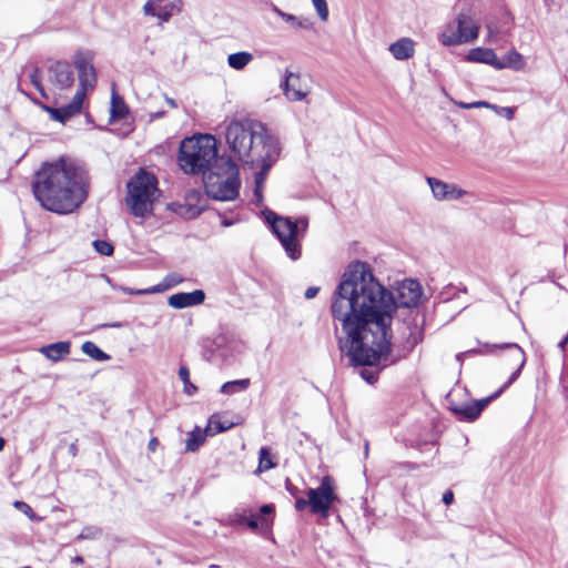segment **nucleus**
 <instances>
[{"label":"nucleus","instance_id":"obj_47","mask_svg":"<svg viewBox=\"0 0 568 568\" xmlns=\"http://www.w3.org/2000/svg\"><path fill=\"white\" fill-rule=\"evenodd\" d=\"M475 353H480L479 351H476V349H469V351H466V352H463V353H459L456 355V359L462 363L463 361V357L468 355V354H475Z\"/></svg>","mask_w":568,"mask_h":568},{"label":"nucleus","instance_id":"obj_18","mask_svg":"<svg viewBox=\"0 0 568 568\" xmlns=\"http://www.w3.org/2000/svg\"><path fill=\"white\" fill-rule=\"evenodd\" d=\"M466 59H467V61H470V62H479V63L489 64L496 69L498 57L496 55V53L493 49L475 48L468 52Z\"/></svg>","mask_w":568,"mask_h":568},{"label":"nucleus","instance_id":"obj_39","mask_svg":"<svg viewBox=\"0 0 568 568\" xmlns=\"http://www.w3.org/2000/svg\"><path fill=\"white\" fill-rule=\"evenodd\" d=\"M459 106L465 110L477 109V108L491 109L493 103H489L487 101H476V102H471V103L462 102V103H459Z\"/></svg>","mask_w":568,"mask_h":568},{"label":"nucleus","instance_id":"obj_44","mask_svg":"<svg viewBox=\"0 0 568 568\" xmlns=\"http://www.w3.org/2000/svg\"><path fill=\"white\" fill-rule=\"evenodd\" d=\"M454 501V493L452 490H447L443 495V503L447 506L452 505Z\"/></svg>","mask_w":568,"mask_h":568},{"label":"nucleus","instance_id":"obj_46","mask_svg":"<svg viewBox=\"0 0 568 568\" xmlns=\"http://www.w3.org/2000/svg\"><path fill=\"white\" fill-rule=\"evenodd\" d=\"M318 291H320V288H318V287L311 286V287H308V288L305 291V294H304V295H305V297H306L307 300H311V298H313V297H315V296L317 295Z\"/></svg>","mask_w":568,"mask_h":568},{"label":"nucleus","instance_id":"obj_3","mask_svg":"<svg viewBox=\"0 0 568 568\" xmlns=\"http://www.w3.org/2000/svg\"><path fill=\"white\" fill-rule=\"evenodd\" d=\"M225 140L234 159L252 169L260 168L254 178V195L261 202L267 172L280 156L278 141L263 124L248 119L232 120L226 125Z\"/></svg>","mask_w":568,"mask_h":568},{"label":"nucleus","instance_id":"obj_58","mask_svg":"<svg viewBox=\"0 0 568 568\" xmlns=\"http://www.w3.org/2000/svg\"><path fill=\"white\" fill-rule=\"evenodd\" d=\"M223 224H224L225 226H230L232 223H231V222H229V221H224V222H223Z\"/></svg>","mask_w":568,"mask_h":568},{"label":"nucleus","instance_id":"obj_7","mask_svg":"<svg viewBox=\"0 0 568 568\" xmlns=\"http://www.w3.org/2000/svg\"><path fill=\"white\" fill-rule=\"evenodd\" d=\"M239 166L231 159H221L204 180L206 194L219 201H233L239 195Z\"/></svg>","mask_w":568,"mask_h":568},{"label":"nucleus","instance_id":"obj_53","mask_svg":"<svg viewBox=\"0 0 568 568\" xmlns=\"http://www.w3.org/2000/svg\"><path fill=\"white\" fill-rule=\"evenodd\" d=\"M72 562L81 565L83 564V558L81 556H75L74 558H72Z\"/></svg>","mask_w":568,"mask_h":568},{"label":"nucleus","instance_id":"obj_48","mask_svg":"<svg viewBox=\"0 0 568 568\" xmlns=\"http://www.w3.org/2000/svg\"><path fill=\"white\" fill-rule=\"evenodd\" d=\"M165 114L164 111H158V112H152L150 113V120L153 121L155 119H160L162 118L163 115Z\"/></svg>","mask_w":568,"mask_h":568},{"label":"nucleus","instance_id":"obj_5","mask_svg":"<svg viewBox=\"0 0 568 568\" xmlns=\"http://www.w3.org/2000/svg\"><path fill=\"white\" fill-rule=\"evenodd\" d=\"M79 75V88L72 101L60 108H45L52 120L64 123L70 118L81 112L88 90H92L97 83V73L93 67V58L90 52H77L73 58Z\"/></svg>","mask_w":568,"mask_h":568},{"label":"nucleus","instance_id":"obj_36","mask_svg":"<svg viewBox=\"0 0 568 568\" xmlns=\"http://www.w3.org/2000/svg\"><path fill=\"white\" fill-rule=\"evenodd\" d=\"M30 81L31 83L36 87V89L42 94V97H45L44 92H43V87L41 84V72L38 70V69H34L30 75Z\"/></svg>","mask_w":568,"mask_h":568},{"label":"nucleus","instance_id":"obj_13","mask_svg":"<svg viewBox=\"0 0 568 568\" xmlns=\"http://www.w3.org/2000/svg\"><path fill=\"white\" fill-rule=\"evenodd\" d=\"M48 72L50 83L58 91L70 89L74 83V71L68 62L57 61L50 65Z\"/></svg>","mask_w":568,"mask_h":568},{"label":"nucleus","instance_id":"obj_37","mask_svg":"<svg viewBox=\"0 0 568 568\" xmlns=\"http://www.w3.org/2000/svg\"><path fill=\"white\" fill-rule=\"evenodd\" d=\"M162 0H149L145 2V4L143 6V11L146 16H152V17H155L156 12H158V9H159V4Z\"/></svg>","mask_w":568,"mask_h":568},{"label":"nucleus","instance_id":"obj_34","mask_svg":"<svg viewBox=\"0 0 568 568\" xmlns=\"http://www.w3.org/2000/svg\"><path fill=\"white\" fill-rule=\"evenodd\" d=\"M313 6L322 21L328 19V7L326 0H312Z\"/></svg>","mask_w":568,"mask_h":568},{"label":"nucleus","instance_id":"obj_6","mask_svg":"<svg viewBox=\"0 0 568 568\" xmlns=\"http://www.w3.org/2000/svg\"><path fill=\"white\" fill-rule=\"evenodd\" d=\"M125 204L136 217H145L153 211L154 202L160 196L158 180L154 174L140 169L126 184Z\"/></svg>","mask_w":568,"mask_h":568},{"label":"nucleus","instance_id":"obj_54","mask_svg":"<svg viewBox=\"0 0 568 568\" xmlns=\"http://www.w3.org/2000/svg\"><path fill=\"white\" fill-rule=\"evenodd\" d=\"M420 341L419 337L414 336L412 341V347H414Z\"/></svg>","mask_w":568,"mask_h":568},{"label":"nucleus","instance_id":"obj_50","mask_svg":"<svg viewBox=\"0 0 568 568\" xmlns=\"http://www.w3.org/2000/svg\"><path fill=\"white\" fill-rule=\"evenodd\" d=\"M568 343V334L559 342L558 347L564 352Z\"/></svg>","mask_w":568,"mask_h":568},{"label":"nucleus","instance_id":"obj_56","mask_svg":"<svg viewBox=\"0 0 568 568\" xmlns=\"http://www.w3.org/2000/svg\"><path fill=\"white\" fill-rule=\"evenodd\" d=\"M109 326H110V327H120V326H121V324L115 323V324H111V325H109Z\"/></svg>","mask_w":568,"mask_h":568},{"label":"nucleus","instance_id":"obj_33","mask_svg":"<svg viewBox=\"0 0 568 568\" xmlns=\"http://www.w3.org/2000/svg\"><path fill=\"white\" fill-rule=\"evenodd\" d=\"M93 246L98 253L104 256H110L113 253V246L111 243L103 240H95Z\"/></svg>","mask_w":568,"mask_h":568},{"label":"nucleus","instance_id":"obj_27","mask_svg":"<svg viewBox=\"0 0 568 568\" xmlns=\"http://www.w3.org/2000/svg\"><path fill=\"white\" fill-rule=\"evenodd\" d=\"M128 113L126 105L123 100L113 91L111 99L112 118L121 119Z\"/></svg>","mask_w":568,"mask_h":568},{"label":"nucleus","instance_id":"obj_23","mask_svg":"<svg viewBox=\"0 0 568 568\" xmlns=\"http://www.w3.org/2000/svg\"><path fill=\"white\" fill-rule=\"evenodd\" d=\"M253 61V54L247 51H240L231 53L227 57V64L234 70H243L248 63Z\"/></svg>","mask_w":568,"mask_h":568},{"label":"nucleus","instance_id":"obj_31","mask_svg":"<svg viewBox=\"0 0 568 568\" xmlns=\"http://www.w3.org/2000/svg\"><path fill=\"white\" fill-rule=\"evenodd\" d=\"M102 535V529L97 526H87L78 535V540H94L100 538Z\"/></svg>","mask_w":568,"mask_h":568},{"label":"nucleus","instance_id":"obj_41","mask_svg":"<svg viewBox=\"0 0 568 568\" xmlns=\"http://www.w3.org/2000/svg\"><path fill=\"white\" fill-rule=\"evenodd\" d=\"M487 31H488V41L496 42L498 34H499L498 28L494 23L490 22L487 24Z\"/></svg>","mask_w":568,"mask_h":568},{"label":"nucleus","instance_id":"obj_42","mask_svg":"<svg viewBox=\"0 0 568 568\" xmlns=\"http://www.w3.org/2000/svg\"><path fill=\"white\" fill-rule=\"evenodd\" d=\"M171 11L166 9V7L164 8H159L158 9V12L155 14L156 18H159L160 20L162 21H169V19L171 18Z\"/></svg>","mask_w":568,"mask_h":568},{"label":"nucleus","instance_id":"obj_32","mask_svg":"<svg viewBox=\"0 0 568 568\" xmlns=\"http://www.w3.org/2000/svg\"><path fill=\"white\" fill-rule=\"evenodd\" d=\"M271 523H272V519L267 518V517H261V516H257V515H253L248 520H247V526L251 528V529H256V528H263V529H268L270 526H271Z\"/></svg>","mask_w":568,"mask_h":568},{"label":"nucleus","instance_id":"obj_12","mask_svg":"<svg viewBox=\"0 0 568 568\" xmlns=\"http://www.w3.org/2000/svg\"><path fill=\"white\" fill-rule=\"evenodd\" d=\"M426 182L436 201H456L467 194V191L454 183H447L437 178L427 176Z\"/></svg>","mask_w":568,"mask_h":568},{"label":"nucleus","instance_id":"obj_9","mask_svg":"<svg viewBox=\"0 0 568 568\" xmlns=\"http://www.w3.org/2000/svg\"><path fill=\"white\" fill-rule=\"evenodd\" d=\"M266 222L270 224L272 232L281 242L287 256L296 261L301 257V245L298 243L300 229L294 220L286 216L277 215L274 212H267L265 215Z\"/></svg>","mask_w":568,"mask_h":568},{"label":"nucleus","instance_id":"obj_28","mask_svg":"<svg viewBox=\"0 0 568 568\" xmlns=\"http://www.w3.org/2000/svg\"><path fill=\"white\" fill-rule=\"evenodd\" d=\"M248 385H250V379H247V378L226 382L222 385L221 393L233 394L239 389L240 390L246 389L248 387Z\"/></svg>","mask_w":568,"mask_h":568},{"label":"nucleus","instance_id":"obj_4","mask_svg":"<svg viewBox=\"0 0 568 568\" xmlns=\"http://www.w3.org/2000/svg\"><path fill=\"white\" fill-rule=\"evenodd\" d=\"M220 163L217 160V142L212 135L204 134L186 138L180 145L179 164L187 174L205 173Z\"/></svg>","mask_w":568,"mask_h":568},{"label":"nucleus","instance_id":"obj_25","mask_svg":"<svg viewBox=\"0 0 568 568\" xmlns=\"http://www.w3.org/2000/svg\"><path fill=\"white\" fill-rule=\"evenodd\" d=\"M206 436L209 434L200 428H195L193 432L189 433L187 439L185 443V448L187 452H195L199 449L201 445L204 444Z\"/></svg>","mask_w":568,"mask_h":568},{"label":"nucleus","instance_id":"obj_17","mask_svg":"<svg viewBox=\"0 0 568 568\" xmlns=\"http://www.w3.org/2000/svg\"><path fill=\"white\" fill-rule=\"evenodd\" d=\"M389 52L396 60H407L414 55L415 42L410 38H402L389 45Z\"/></svg>","mask_w":568,"mask_h":568},{"label":"nucleus","instance_id":"obj_20","mask_svg":"<svg viewBox=\"0 0 568 568\" xmlns=\"http://www.w3.org/2000/svg\"><path fill=\"white\" fill-rule=\"evenodd\" d=\"M70 342H57L42 346L40 352L52 362H58L70 353Z\"/></svg>","mask_w":568,"mask_h":568},{"label":"nucleus","instance_id":"obj_10","mask_svg":"<svg viewBox=\"0 0 568 568\" xmlns=\"http://www.w3.org/2000/svg\"><path fill=\"white\" fill-rule=\"evenodd\" d=\"M306 495L311 513L324 518L328 517L329 508L337 499L334 480L329 476H324L321 485L317 488L307 489Z\"/></svg>","mask_w":568,"mask_h":568},{"label":"nucleus","instance_id":"obj_51","mask_svg":"<svg viewBox=\"0 0 568 568\" xmlns=\"http://www.w3.org/2000/svg\"><path fill=\"white\" fill-rule=\"evenodd\" d=\"M165 101L172 109L178 108L176 101L174 99L165 97Z\"/></svg>","mask_w":568,"mask_h":568},{"label":"nucleus","instance_id":"obj_19","mask_svg":"<svg viewBox=\"0 0 568 568\" xmlns=\"http://www.w3.org/2000/svg\"><path fill=\"white\" fill-rule=\"evenodd\" d=\"M525 67L524 57L516 50H510L507 52L503 59H497L496 69H511L515 71H520Z\"/></svg>","mask_w":568,"mask_h":568},{"label":"nucleus","instance_id":"obj_16","mask_svg":"<svg viewBox=\"0 0 568 568\" xmlns=\"http://www.w3.org/2000/svg\"><path fill=\"white\" fill-rule=\"evenodd\" d=\"M501 390L503 389L498 390L494 395V397L498 396V394ZM491 398H493V396H491ZM489 400H490V397L486 398V399H481V400H476V402H473V403L464 404V405H462L459 407H456L454 410H455V413L460 415L463 418H465L467 420H474V419H476L480 415L481 410L488 404Z\"/></svg>","mask_w":568,"mask_h":568},{"label":"nucleus","instance_id":"obj_43","mask_svg":"<svg viewBox=\"0 0 568 568\" xmlns=\"http://www.w3.org/2000/svg\"><path fill=\"white\" fill-rule=\"evenodd\" d=\"M274 511V506L272 504L263 505L260 508V514L257 516L265 517L266 515H271Z\"/></svg>","mask_w":568,"mask_h":568},{"label":"nucleus","instance_id":"obj_35","mask_svg":"<svg viewBox=\"0 0 568 568\" xmlns=\"http://www.w3.org/2000/svg\"><path fill=\"white\" fill-rule=\"evenodd\" d=\"M491 110H494L498 115L506 118L507 120H513L515 110L510 106H498L493 104Z\"/></svg>","mask_w":568,"mask_h":568},{"label":"nucleus","instance_id":"obj_57","mask_svg":"<svg viewBox=\"0 0 568 568\" xmlns=\"http://www.w3.org/2000/svg\"><path fill=\"white\" fill-rule=\"evenodd\" d=\"M364 450H365V455L368 454V444L366 443L365 447H364Z\"/></svg>","mask_w":568,"mask_h":568},{"label":"nucleus","instance_id":"obj_40","mask_svg":"<svg viewBox=\"0 0 568 568\" xmlns=\"http://www.w3.org/2000/svg\"><path fill=\"white\" fill-rule=\"evenodd\" d=\"M297 224V229H300V237H303L308 227V220L306 216H301L294 221Z\"/></svg>","mask_w":568,"mask_h":568},{"label":"nucleus","instance_id":"obj_55","mask_svg":"<svg viewBox=\"0 0 568 568\" xmlns=\"http://www.w3.org/2000/svg\"><path fill=\"white\" fill-rule=\"evenodd\" d=\"M4 447V439L2 437H0V452L3 449Z\"/></svg>","mask_w":568,"mask_h":568},{"label":"nucleus","instance_id":"obj_15","mask_svg":"<svg viewBox=\"0 0 568 568\" xmlns=\"http://www.w3.org/2000/svg\"><path fill=\"white\" fill-rule=\"evenodd\" d=\"M487 347L489 348L488 352H493V349H495V348L508 349L510 359L518 365L517 369L511 374L507 384L504 386V387H507L509 384H511L514 381H516L517 377L519 376L520 371L526 363L525 352L516 343H506V344H501V345L494 344V345H487Z\"/></svg>","mask_w":568,"mask_h":568},{"label":"nucleus","instance_id":"obj_38","mask_svg":"<svg viewBox=\"0 0 568 568\" xmlns=\"http://www.w3.org/2000/svg\"><path fill=\"white\" fill-rule=\"evenodd\" d=\"M14 508L22 511L24 515H27L30 519H34V511L33 509L24 501L16 500L13 503Z\"/></svg>","mask_w":568,"mask_h":568},{"label":"nucleus","instance_id":"obj_29","mask_svg":"<svg viewBox=\"0 0 568 568\" xmlns=\"http://www.w3.org/2000/svg\"><path fill=\"white\" fill-rule=\"evenodd\" d=\"M275 467V464L272 462L271 454L268 448L262 447L258 453V471L268 470Z\"/></svg>","mask_w":568,"mask_h":568},{"label":"nucleus","instance_id":"obj_45","mask_svg":"<svg viewBox=\"0 0 568 568\" xmlns=\"http://www.w3.org/2000/svg\"><path fill=\"white\" fill-rule=\"evenodd\" d=\"M306 506H308V498L307 499H304V498H296V501H295V508L297 510H304L306 508Z\"/></svg>","mask_w":568,"mask_h":568},{"label":"nucleus","instance_id":"obj_22","mask_svg":"<svg viewBox=\"0 0 568 568\" xmlns=\"http://www.w3.org/2000/svg\"><path fill=\"white\" fill-rule=\"evenodd\" d=\"M272 9L280 18H282L285 22L290 23L295 29H311L312 28V22H310V20L306 18H298L291 13H286L284 11H282L280 8H277L276 6H273Z\"/></svg>","mask_w":568,"mask_h":568},{"label":"nucleus","instance_id":"obj_26","mask_svg":"<svg viewBox=\"0 0 568 568\" xmlns=\"http://www.w3.org/2000/svg\"><path fill=\"white\" fill-rule=\"evenodd\" d=\"M82 352L98 362L110 359V356L98 347L93 342L87 341L81 346Z\"/></svg>","mask_w":568,"mask_h":568},{"label":"nucleus","instance_id":"obj_1","mask_svg":"<svg viewBox=\"0 0 568 568\" xmlns=\"http://www.w3.org/2000/svg\"><path fill=\"white\" fill-rule=\"evenodd\" d=\"M420 297L417 281H403L394 295L364 262H352L343 273L333 294L332 316L344 334L339 339L342 353L351 365L363 367L359 375L368 384L377 381L383 368L405 356L393 354V313L398 307H416Z\"/></svg>","mask_w":568,"mask_h":568},{"label":"nucleus","instance_id":"obj_24","mask_svg":"<svg viewBox=\"0 0 568 568\" xmlns=\"http://www.w3.org/2000/svg\"><path fill=\"white\" fill-rule=\"evenodd\" d=\"M234 424L232 422L224 420L222 422L217 415H213L210 417L205 432L209 436H214L219 433L229 430L232 428Z\"/></svg>","mask_w":568,"mask_h":568},{"label":"nucleus","instance_id":"obj_30","mask_svg":"<svg viewBox=\"0 0 568 568\" xmlns=\"http://www.w3.org/2000/svg\"><path fill=\"white\" fill-rule=\"evenodd\" d=\"M179 377L184 384V393L185 394L191 396L197 390L196 386L190 382V372L186 366L180 367Z\"/></svg>","mask_w":568,"mask_h":568},{"label":"nucleus","instance_id":"obj_49","mask_svg":"<svg viewBox=\"0 0 568 568\" xmlns=\"http://www.w3.org/2000/svg\"><path fill=\"white\" fill-rule=\"evenodd\" d=\"M159 442L156 438H152L149 444H148V447L151 452H154L156 446H158Z\"/></svg>","mask_w":568,"mask_h":568},{"label":"nucleus","instance_id":"obj_11","mask_svg":"<svg viewBox=\"0 0 568 568\" xmlns=\"http://www.w3.org/2000/svg\"><path fill=\"white\" fill-rule=\"evenodd\" d=\"M280 88L285 98L291 102L305 101L311 90L301 73L290 70H285Z\"/></svg>","mask_w":568,"mask_h":568},{"label":"nucleus","instance_id":"obj_52","mask_svg":"<svg viewBox=\"0 0 568 568\" xmlns=\"http://www.w3.org/2000/svg\"><path fill=\"white\" fill-rule=\"evenodd\" d=\"M119 288H120V290H122L123 292L128 293V294H132V295H133V294H134V295H140L139 293H136V292H139L140 290H132V288L122 287V286H121V287H119Z\"/></svg>","mask_w":568,"mask_h":568},{"label":"nucleus","instance_id":"obj_8","mask_svg":"<svg viewBox=\"0 0 568 568\" xmlns=\"http://www.w3.org/2000/svg\"><path fill=\"white\" fill-rule=\"evenodd\" d=\"M478 30L470 10H463L447 23L439 40L446 47L473 42L478 38Z\"/></svg>","mask_w":568,"mask_h":568},{"label":"nucleus","instance_id":"obj_14","mask_svg":"<svg viewBox=\"0 0 568 568\" xmlns=\"http://www.w3.org/2000/svg\"><path fill=\"white\" fill-rule=\"evenodd\" d=\"M205 300V293L203 290H194L193 292H182L171 295L168 298V304L175 308L182 310L200 305Z\"/></svg>","mask_w":568,"mask_h":568},{"label":"nucleus","instance_id":"obj_2","mask_svg":"<svg viewBox=\"0 0 568 568\" xmlns=\"http://www.w3.org/2000/svg\"><path fill=\"white\" fill-rule=\"evenodd\" d=\"M32 190L43 209L68 214L87 200L89 176L75 161L62 158L42 165L36 173Z\"/></svg>","mask_w":568,"mask_h":568},{"label":"nucleus","instance_id":"obj_21","mask_svg":"<svg viewBox=\"0 0 568 568\" xmlns=\"http://www.w3.org/2000/svg\"><path fill=\"white\" fill-rule=\"evenodd\" d=\"M183 282V277L176 273L169 274L164 277L163 282L161 284L154 285L149 288H144L142 291H139V294H155L164 292L165 290H169L173 286H176L178 284Z\"/></svg>","mask_w":568,"mask_h":568}]
</instances>
